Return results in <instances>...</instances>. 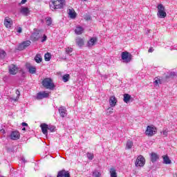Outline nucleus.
I'll use <instances>...</instances> for the list:
<instances>
[{
	"instance_id": "obj_39",
	"label": "nucleus",
	"mask_w": 177,
	"mask_h": 177,
	"mask_svg": "<svg viewBox=\"0 0 177 177\" xmlns=\"http://www.w3.org/2000/svg\"><path fill=\"white\" fill-rule=\"evenodd\" d=\"M48 131H50V132H55L56 131V127L48 125Z\"/></svg>"
},
{
	"instance_id": "obj_5",
	"label": "nucleus",
	"mask_w": 177,
	"mask_h": 177,
	"mask_svg": "<svg viewBox=\"0 0 177 177\" xmlns=\"http://www.w3.org/2000/svg\"><path fill=\"white\" fill-rule=\"evenodd\" d=\"M145 164H146V159L143 156H139L135 162L136 167H145Z\"/></svg>"
},
{
	"instance_id": "obj_18",
	"label": "nucleus",
	"mask_w": 177,
	"mask_h": 177,
	"mask_svg": "<svg viewBox=\"0 0 177 177\" xmlns=\"http://www.w3.org/2000/svg\"><path fill=\"white\" fill-rule=\"evenodd\" d=\"M20 13L23 15L24 16H28L30 15V9L27 7H21L20 9Z\"/></svg>"
},
{
	"instance_id": "obj_35",
	"label": "nucleus",
	"mask_w": 177,
	"mask_h": 177,
	"mask_svg": "<svg viewBox=\"0 0 177 177\" xmlns=\"http://www.w3.org/2000/svg\"><path fill=\"white\" fill-rule=\"evenodd\" d=\"M62 80L64 82H67L70 80V75L69 74H66L62 77Z\"/></svg>"
},
{
	"instance_id": "obj_21",
	"label": "nucleus",
	"mask_w": 177,
	"mask_h": 177,
	"mask_svg": "<svg viewBox=\"0 0 177 177\" xmlns=\"http://www.w3.org/2000/svg\"><path fill=\"white\" fill-rule=\"evenodd\" d=\"M75 42L77 46H80V47L84 46V45H85V41H84V39L81 37H77L75 39Z\"/></svg>"
},
{
	"instance_id": "obj_43",
	"label": "nucleus",
	"mask_w": 177,
	"mask_h": 177,
	"mask_svg": "<svg viewBox=\"0 0 177 177\" xmlns=\"http://www.w3.org/2000/svg\"><path fill=\"white\" fill-rule=\"evenodd\" d=\"M149 53H153L154 52V49H153V47H150L148 50Z\"/></svg>"
},
{
	"instance_id": "obj_16",
	"label": "nucleus",
	"mask_w": 177,
	"mask_h": 177,
	"mask_svg": "<svg viewBox=\"0 0 177 177\" xmlns=\"http://www.w3.org/2000/svg\"><path fill=\"white\" fill-rule=\"evenodd\" d=\"M109 104L111 107H115L117 105V98L115 97V95L111 96L109 99Z\"/></svg>"
},
{
	"instance_id": "obj_15",
	"label": "nucleus",
	"mask_w": 177,
	"mask_h": 177,
	"mask_svg": "<svg viewBox=\"0 0 177 177\" xmlns=\"http://www.w3.org/2000/svg\"><path fill=\"white\" fill-rule=\"evenodd\" d=\"M40 127L41 128L42 133L46 136H48V125L46 123H43L40 125Z\"/></svg>"
},
{
	"instance_id": "obj_2",
	"label": "nucleus",
	"mask_w": 177,
	"mask_h": 177,
	"mask_svg": "<svg viewBox=\"0 0 177 177\" xmlns=\"http://www.w3.org/2000/svg\"><path fill=\"white\" fill-rule=\"evenodd\" d=\"M53 6L52 9H63L66 5V0H52Z\"/></svg>"
},
{
	"instance_id": "obj_44",
	"label": "nucleus",
	"mask_w": 177,
	"mask_h": 177,
	"mask_svg": "<svg viewBox=\"0 0 177 177\" xmlns=\"http://www.w3.org/2000/svg\"><path fill=\"white\" fill-rule=\"evenodd\" d=\"M46 38H47L46 35H44L43 39H41V42H45V41H46Z\"/></svg>"
},
{
	"instance_id": "obj_30",
	"label": "nucleus",
	"mask_w": 177,
	"mask_h": 177,
	"mask_svg": "<svg viewBox=\"0 0 177 177\" xmlns=\"http://www.w3.org/2000/svg\"><path fill=\"white\" fill-rule=\"evenodd\" d=\"M132 146H133V142L128 140L126 144V149L129 150L130 149H132Z\"/></svg>"
},
{
	"instance_id": "obj_19",
	"label": "nucleus",
	"mask_w": 177,
	"mask_h": 177,
	"mask_svg": "<svg viewBox=\"0 0 177 177\" xmlns=\"http://www.w3.org/2000/svg\"><path fill=\"white\" fill-rule=\"evenodd\" d=\"M84 30L82 26H76L75 29V34H76V35H82V34H84Z\"/></svg>"
},
{
	"instance_id": "obj_7",
	"label": "nucleus",
	"mask_w": 177,
	"mask_h": 177,
	"mask_svg": "<svg viewBox=\"0 0 177 177\" xmlns=\"http://www.w3.org/2000/svg\"><path fill=\"white\" fill-rule=\"evenodd\" d=\"M46 97H49V93H46V91L39 92L36 95V99L37 100H42V99H45Z\"/></svg>"
},
{
	"instance_id": "obj_4",
	"label": "nucleus",
	"mask_w": 177,
	"mask_h": 177,
	"mask_svg": "<svg viewBox=\"0 0 177 177\" xmlns=\"http://www.w3.org/2000/svg\"><path fill=\"white\" fill-rule=\"evenodd\" d=\"M122 60L124 61V63H129L132 61V54H131L128 51L122 52L121 54Z\"/></svg>"
},
{
	"instance_id": "obj_3",
	"label": "nucleus",
	"mask_w": 177,
	"mask_h": 177,
	"mask_svg": "<svg viewBox=\"0 0 177 177\" xmlns=\"http://www.w3.org/2000/svg\"><path fill=\"white\" fill-rule=\"evenodd\" d=\"M157 16L160 19H165L167 17V12H165V7L162 4L158 5Z\"/></svg>"
},
{
	"instance_id": "obj_20",
	"label": "nucleus",
	"mask_w": 177,
	"mask_h": 177,
	"mask_svg": "<svg viewBox=\"0 0 177 177\" xmlns=\"http://www.w3.org/2000/svg\"><path fill=\"white\" fill-rule=\"evenodd\" d=\"M59 115L64 118V117H66V113H67V109H66V107L64 106H60L58 109Z\"/></svg>"
},
{
	"instance_id": "obj_32",
	"label": "nucleus",
	"mask_w": 177,
	"mask_h": 177,
	"mask_svg": "<svg viewBox=\"0 0 177 177\" xmlns=\"http://www.w3.org/2000/svg\"><path fill=\"white\" fill-rule=\"evenodd\" d=\"M110 174H111V177H117V171H115V169L111 168Z\"/></svg>"
},
{
	"instance_id": "obj_17",
	"label": "nucleus",
	"mask_w": 177,
	"mask_h": 177,
	"mask_svg": "<svg viewBox=\"0 0 177 177\" xmlns=\"http://www.w3.org/2000/svg\"><path fill=\"white\" fill-rule=\"evenodd\" d=\"M57 177H71L70 173L66 170L59 171L57 174Z\"/></svg>"
},
{
	"instance_id": "obj_34",
	"label": "nucleus",
	"mask_w": 177,
	"mask_h": 177,
	"mask_svg": "<svg viewBox=\"0 0 177 177\" xmlns=\"http://www.w3.org/2000/svg\"><path fill=\"white\" fill-rule=\"evenodd\" d=\"M46 26H52V18L50 17H46Z\"/></svg>"
},
{
	"instance_id": "obj_12",
	"label": "nucleus",
	"mask_w": 177,
	"mask_h": 177,
	"mask_svg": "<svg viewBox=\"0 0 177 177\" xmlns=\"http://www.w3.org/2000/svg\"><path fill=\"white\" fill-rule=\"evenodd\" d=\"M19 73V68L16 66L15 64H12L9 66V73L11 74V75H16Z\"/></svg>"
},
{
	"instance_id": "obj_11",
	"label": "nucleus",
	"mask_w": 177,
	"mask_h": 177,
	"mask_svg": "<svg viewBox=\"0 0 177 177\" xmlns=\"http://www.w3.org/2000/svg\"><path fill=\"white\" fill-rule=\"evenodd\" d=\"M10 138L12 140H19L20 139V132L19 131H12Z\"/></svg>"
},
{
	"instance_id": "obj_38",
	"label": "nucleus",
	"mask_w": 177,
	"mask_h": 177,
	"mask_svg": "<svg viewBox=\"0 0 177 177\" xmlns=\"http://www.w3.org/2000/svg\"><path fill=\"white\" fill-rule=\"evenodd\" d=\"M84 20H86V21H89L90 20H92V17H91V15L86 14L84 15Z\"/></svg>"
},
{
	"instance_id": "obj_41",
	"label": "nucleus",
	"mask_w": 177,
	"mask_h": 177,
	"mask_svg": "<svg viewBox=\"0 0 177 177\" xmlns=\"http://www.w3.org/2000/svg\"><path fill=\"white\" fill-rule=\"evenodd\" d=\"M23 32V29L21 28V27H19L17 29V32H19V34H21V32Z\"/></svg>"
},
{
	"instance_id": "obj_26",
	"label": "nucleus",
	"mask_w": 177,
	"mask_h": 177,
	"mask_svg": "<svg viewBox=\"0 0 177 177\" xmlns=\"http://www.w3.org/2000/svg\"><path fill=\"white\" fill-rule=\"evenodd\" d=\"M31 39L32 41H38V39H39V34L38 33H33L32 35H31Z\"/></svg>"
},
{
	"instance_id": "obj_45",
	"label": "nucleus",
	"mask_w": 177,
	"mask_h": 177,
	"mask_svg": "<svg viewBox=\"0 0 177 177\" xmlns=\"http://www.w3.org/2000/svg\"><path fill=\"white\" fill-rule=\"evenodd\" d=\"M27 2V0H21V3H19V5H24Z\"/></svg>"
},
{
	"instance_id": "obj_29",
	"label": "nucleus",
	"mask_w": 177,
	"mask_h": 177,
	"mask_svg": "<svg viewBox=\"0 0 177 177\" xmlns=\"http://www.w3.org/2000/svg\"><path fill=\"white\" fill-rule=\"evenodd\" d=\"M6 51L3 49H0V59H3L6 57Z\"/></svg>"
},
{
	"instance_id": "obj_28",
	"label": "nucleus",
	"mask_w": 177,
	"mask_h": 177,
	"mask_svg": "<svg viewBox=\"0 0 177 177\" xmlns=\"http://www.w3.org/2000/svg\"><path fill=\"white\" fill-rule=\"evenodd\" d=\"M35 62H36V63H41V62H42V57L41 56V55H36V56L35 57Z\"/></svg>"
},
{
	"instance_id": "obj_14",
	"label": "nucleus",
	"mask_w": 177,
	"mask_h": 177,
	"mask_svg": "<svg viewBox=\"0 0 177 177\" xmlns=\"http://www.w3.org/2000/svg\"><path fill=\"white\" fill-rule=\"evenodd\" d=\"M174 78H176V73L175 72H169L167 75L165 76V81H169V80H174Z\"/></svg>"
},
{
	"instance_id": "obj_24",
	"label": "nucleus",
	"mask_w": 177,
	"mask_h": 177,
	"mask_svg": "<svg viewBox=\"0 0 177 177\" xmlns=\"http://www.w3.org/2000/svg\"><path fill=\"white\" fill-rule=\"evenodd\" d=\"M68 15L71 19H75L77 17V12H75V10L73 8L69 9Z\"/></svg>"
},
{
	"instance_id": "obj_27",
	"label": "nucleus",
	"mask_w": 177,
	"mask_h": 177,
	"mask_svg": "<svg viewBox=\"0 0 177 177\" xmlns=\"http://www.w3.org/2000/svg\"><path fill=\"white\" fill-rule=\"evenodd\" d=\"M50 59H52V55L50 54V53H47L44 55L45 62H50Z\"/></svg>"
},
{
	"instance_id": "obj_22",
	"label": "nucleus",
	"mask_w": 177,
	"mask_h": 177,
	"mask_svg": "<svg viewBox=\"0 0 177 177\" xmlns=\"http://www.w3.org/2000/svg\"><path fill=\"white\" fill-rule=\"evenodd\" d=\"M131 99H132V96L128 93H125L123 95V102L124 103H129L131 102Z\"/></svg>"
},
{
	"instance_id": "obj_9",
	"label": "nucleus",
	"mask_w": 177,
	"mask_h": 177,
	"mask_svg": "<svg viewBox=\"0 0 177 177\" xmlns=\"http://www.w3.org/2000/svg\"><path fill=\"white\" fill-rule=\"evenodd\" d=\"M30 45H31V41L28 40L25 41L18 46V50H24V49L28 48Z\"/></svg>"
},
{
	"instance_id": "obj_42",
	"label": "nucleus",
	"mask_w": 177,
	"mask_h": 177,
	"mask_svg": "<svg viewBox=\"0 0 177 177\" xmlns=\"http://www.w3.org/2000/svg\"><path fill=\"white\" fill-rule=\"evenodd\" d=\"M162 133H163V135H164L165 137H167V136H168V131L164 130V131H162Z\"/></svg>"
},
{
	"instance_id": "obj_31",
	"label": "nucleus",
	"mask_w": 177,
	"mask_h": 177,
	"mask_svg": "<svg viewBox=\"0 0 177 177\" xmlns=\"http://www.w3.org/2000/svg\"><path fill=\"white\" fill-rule=\"evenodd\" d=\"M161 80H162V79H160V77H156L155 78V81L153 82L154 85H155L156 86H158V84H162Z\"/></svg>"
},
{
	"instance_id": "obj_48",
	"label": "nucleus",
	"mask_w": 177,
	"mask_h": 177,
	"mask_svg": "<svg viewBox=\"0 0 177 177\" xmlns=\"http://www.w3.org/2000/svg\"><path fill=\"white\" fill-rule=\"evenodd\" d=\"M113 110H114L113 109H111V113H113Z\"/></svg>"
},
{
	"instance_id": "obj_13",
	"label": "nucleus",
	"mask_w": 177,
	"mask_h": 177,
	"mask_svg": "<svg viewBox=\"0 0 177 177\" xmlns=\"http://www.w3.org/2000/svg\"><path fill=\"white\" fill-rule=\"evenodd\" d=\"M96 42H97V37H91L88 41L86 46L88 48H92V46H95L96 45Z\"/></svg>"
},
{
	"instance_id": "obj_23",
	"label": "nucleus",
	"mask_w": 177,
	"mask_h": 177,
	"mask_svg": "<svg viewBox=\"0 0 177 177\" xmlns=\"http://www.w3.org/2000/svg\"><path fill=\"white\" fill-rule=\"evenodd\" d=\"M160 158L158 157V155L156 153H151V161L152 162H156Z\"/></svg>"
},
{
	"instance_id": "obj_40",
	"label": "nucleus",
	"mask_w": 177,
	"mask_h": 177,
	"mask_svg": "<svg viewBox=\"0 0 177 177\" xmlns=\"http://www.w3.org/2000/svg\"><path fill=\"white\" fill-rule=\"evenodd\" d=\"M66 53H71V52H73V48L68 47L66 49Z\"/></svg>"
},
{
	"instance_id": "obj_46",
	"label": "nucleus",
	"mask_w": 177,
	"mask_h": 177,
	"mask_svg": "<svg viewBox=\"0 0 177 177\" xmlns=\"http://www.w3.org/2000/svg\"><path fill=\"white\" fill-rule=\"evenodd\" d=\"M21 125H22V127H28V124H27L26 122H22Z\"/></svg>"
},
{
	"instance_id": "obj_8",
	"label": "nucleus",
	"mask_w": 177,
	"mask_h": 177,
	"mask_svg": "<svg viewBox=\"0 0 177 177\" xmlns=\"http://www.w3.org/2000/svg\"><path fill=\"white\" fill-rule=\"evenodd\" d=\"M4 26L6 28H12V26H13V20L9 17H6L4 19Z\"/></svg>"
},
{
	"instance_id": "obj_25",
	"label": "nucleus",
	"mask_w": 177,
	"mask_h": 177,
	"mask_svg": "<svg viewBox=\"0 0 177 177\" xmlns=\"http://www.w3.org/2000/svg\"><path fill=\"white\" fill-rule=\"evenodd\" d=\"M163 158V164H171V161L169 160V157H168V155H165L162 156Z\"/></svg>"
},
{
	"instance_id": "obj_33",
	"label": "nucleus",
	"mask_w": 177,
	"mask_h": 177,
	"mask_svg": "<svg viewBox=\"0 0 177 177\" xmlns=\"http://www.w3.org/2000/svg\"><path fill=\"white\" fill-rule=\"evenodd\" d=\"M15 93L17 97H12V100H14V102H17V100H19V97H20V91L19 90H16Z\"/></svg>"
},
{
	"instance_id": "obj_1",
	"label": "nucleus",
	"mask_w": 177,
	"mask_h": 177,
	"mask_svg": "<svg viewBox=\"0 0 177 177\" xmlns=\"http://www.w3.org/2000/svg\"><path fill=\"white\" fill-rule=\"evenodd\" d=\"M41 85H43L44 88H46V89H50L51 91L55 89V83H53V80L49 77L44 78L41 82Z\"/></svg>"
},
{
	"instance_id": "obj_10",
	"label": "nucleus",
	"mask_w": 177,
	"mask_h": 177,
	"mask_svg": "<svg viewBox=\"0 0 177 177\" xmlns=\"http://www.w3.org/2000/svg\"><path fill=\"white\" fill-rule=\"evenodd\" d=\"M26 68H27L30 74H35V73H37V67L32 66V64L29 62H27L26 64Z\"/></svg>"
},
{
	"instance_id": "obj_36",
	"label": "nucleus",
	"mask_w": 177,
	"mask_h": 177,
	"mask_svg": "<svg viewBox=\"0 0 177 177\" xmlns=\"http://www.w3.org/2000/svg\"><path fill=\"white\" fill-rule=\"evenodd\" d=\"M86 156H87V158L90 160H93V158H95V155H93V153H92L88 152L86 153Z\"/></svg>"
},
{
	"instance_id": "obj_6",
	"label": "nucleus",
	"mask_w": 177,
	"mask_h": 177,
	"mask_svg": "<svg viewBox=\"0 0 177 177\" xmlns=\"http://www.w3.org/2000/svg\"><path fill=\"white\" fill-rule=\"evenodd\" d=\"M156 133H157V128L151 126H147L145 131L147 136H153V135H156Z\"/></svg>"
},
{
	"instance_id": "obj_47",
	"label": "nucleus",
	"mask_w": 177,
	"mask_h": 177,
	"mask_svg": "<svg viewBox=\"0 0 177 177\" xmlns=\"http://www.w3.org/2000/svg\"><path fill=\"white\" fill-rule=\"evenodd\" d=\"M22 131H26V127H24V128L22 129Z\"/></svg>"
},
{
	"instance_id": "obj_37",
	"label": "nucleus",
	"mask_w": 177,
	"mask_h": 177,
	"mask_svg": "<svg viewBox=\"0 0 177 177\" xmlns=\"http://www.w3.org/2000/svg\"><path fill=\"white\" fill-rule=\"evenodd\" d=\"M93 177H100L102 176V174L97 171H95L93 172Z\"/></svg>"
}]
</instances>
